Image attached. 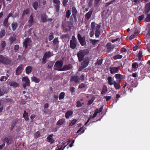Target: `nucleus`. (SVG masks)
Masks as SVG:
<instances>
[{
  "label": "nucleus",
  "mask_w": 150,
  "mask_h": 150,
  "mask_svg": "<svg viewBox=\"0 0 150 150\" xmlns=\"http://www.w3.org/2000/svg\"><path fill=\"white\" fill-rule=\"evenodd\" d=\"M88 53V51L87 49L81 50L79 51L77 54L79 61H81L85 55Z\"/></svg>",
  "instance_id": "f257e3e1"
},
{
  "label": "nucleus",
  "mask_w": 150,
  "mask_h": 150,
  "mask_svg": "<svg viewBox=\"0 0 150 150\" xmlns=\"http://www.w3.org/2000/svg\"><path fill=\"white\" fill-rule=\"evenodd\" d=\"M63 65V63L62 61H57L55 64V69L56 70L62 71L63 68H62Z\"/></svg>",
  "instance_id": "f03ea898"
},
{
  "label": "nucleus",
  "mask_w": 150,
  "mask_h": 150,
  "mask_svg": "<svg viewBox=\"0 0 150 150\" xmlns=\"http://www.w3.org/2000/svg\"><path fill=\"white\" fill-rule=\"evenodd\" d=\"M76 40L74 36L72 37V39L70 41V47L72 49H74L76 47Z\"/></svg>",
  "instance_id": "7ed1b4c3"
},
{
  "label": "nucleus",
  "mask_w": 150,
  "mask_h": 150,
  "mask_svg": "<svg viewBox=\"0 0 150 150\" xmlns=\"http://www.w3.org/2000/svg\"><path fill=\"white\" fill-rule=\"evenodd\" d=\"M88 58H86L81 63V66L79 69V71H81L83 69L86 67L88 65Z\"/></svg>",
  "instance_id": "20e7f679"
},
{
  "label": "nucleus",
  "mask_w": 150,
  "mask_h": 150,
  "mask_svg": "<svg viewBox=\"0 0 150 150\" xmlns=\"http://www.w3.org/2000/svg\"><path fill=\"white\" fill-rule=\"evenodd\" d=\"M22 81L25 82V83H23V87L24 88H26L27 86H29L30 85V80L27 76L23 77L22 79Z\"/></svg>",
  "instance_id": "39448f33"
},
{
  "label": "nucleus",
  "mask_w": 150,
  "mask_h": 150,
  "mask_svg": "<svg viewBox=\"0 0 150 150\" xmlns=\"http://www.w3.org/2000/svg\"><path fill=\"white\" fill-rule=\"evenodd\" d=\"M0 62L6 64H9L11 62L8 59L3 57L1 55H0Z\"/></svg>",
  "instance_id": "423d86ee"
},
{
  "label": "nucleus",
  "mask_w": 150,
  "mask_h": 150,
  "mask_svg": "<svg viewBox=\"0 0 150 150\" xmlns=\"http://www.w3.org/2000/svg\"><path fill=\"white\" fill-rule=\"evenodd\" d=\"M120 68V67H115L111 66L110 68V73L112 74H114L117 73Z\"/></svg>",
  "instance_id": "0eeeda50"
},
{
  "label": "nucleus",
  "mask_w": 150,
  "mask_h": 150,
  "mask_svg": "<svg viewBox=\"0 0 150 150\" xmlns=\"http://www.w3.org/2000/svg\"><path fill=\"white\" fill-rule=\"evenodd\" d=\"M77 36L78 39L81 45L82 46H84L86 44L85 38L82 37L81 35L79 34H78Z\"/></svg>",
  "instance_id": "6e6552de"
},
{
  "label": "nucleus",
  "mask_w": 150,
  "mask_h": 150,
  "mask_svg": "<svg viewBox=\"0 0 150 150\" xmlns=\"http://www.w3.org/2000/svg\"><path fill=\"white\" fill-rule=\"evenodd\" d=\"M31 41L30 38H26L23 42V46L25 49H26L28 46H30L31 45Z\"/></svg>",
  "instance_id": "1a4fd4ad"
},
{
  "label": "nucleus",
  "mask_w": 150,
  "mask_h": 150,
  "mask_svg": "<svg viewBox=\"0 0 150 150\" xmlns=\"http://www.w3.org/2000/svg\"><path fill=\"white\" fill-rule=\"evenodd\" d=\"M115 77L116 79L117 82L120 83L122 80L123 79V76L120 74H117L115 75Z\"/></svg>",
  "instance_id": "9d476101"
},
{
  "label": "nucleus",
  "mask_w": 150,
  "mask_h": 150,
  "mask_svg": "<svg viewBox=\"0 0 150 150\" xmlns=\"http://www.w3.org/2000/svg\"><path fill=\"white\" fill-rule=\"evenodd\" d=\"M139 32L140 30L139 29H136L134 33L131 35L129 37V39L131 40L136 37L139 33Z\"/></svg>",
  "instance_id": "9b49d317"
},
{
  "label": "nucleus",
  "mask_w": 150,
  "mask_h": 150,
  "mask_svg": "<svg viewBox=\"0 0 150 150\" xmlns=\"http://www.w3.org/2000/svg\"><path fill=\"white\" fill-rule=\"evenodd\" d=\"M71 81H74L76 83H78L80 82V79L78 76H71Z\"/></svg>",
  "instance_id": "f8f14e48"
},
{
  "label": "nucleus",
  "mask_w": 150,
  "mask_h": 150,
  "mask_svg": "<svg viewBox=\"0 0 150 150\" xmlns=\"http://www.w3.org/2000/svg\"><path fill=\"white\" fill-rule=\"evenodd\" d=\"M100 25H97L96 26V31L95 33V35L96 37H98L100 34Z\"/></svg>",
  "instance_id": "ddd939ff"
},
{
  "label": "nucleus",
  "mask_w": 150,
  "mask_h": 150,
  "mask_svg": "<svg viewBox=\"0 0 150 150\" xmlns=\"http://www.w3.org/2000/svg\"><path fill=\"white\" fill-rule=\"evenodd\" d=\"M24 67V65H21L18 67L16 71V73L17 75H19L21 73L22 70Z\"/></svg>",
  "instance_id": "4468645a"
},
{
  "label": "nucleus",
  "mask_w": 150,
  "mask_h": 150,
  "mask_svg": "<svg viewBox=\"0 0 150 150\" xmlns=\"http://www.w3.org/2000/svg\"><path fill=\"white\" fill-rule=\"evenodd\" d=\"M107 80L108 84L110 86H112L114 82L115 81H114L113 78L111 76H108V77Z\"/></svg>",
  "instance_id": "2eb2a0df"
},
{
  "label": "nucleus",
  "mask_w": 150,
  "mask_h": 150,
  "mask_svg": "<svg viewBox=\"0 0 150 150\" xmlns=\"http://www.w3.org/2000/svg\"><path fill=\"white\" fill-rule=\"evenodd\" d=\"M53 135V134H51L48 136L47 138V141L50 144L53 143L54 141V140L52 137Z\"/></svg>",
  "instance_id": "dca6fc26"
},
{
  "label": "nucleus",
  "mask_w": 150,
  "mask_h": 150,
  "mask_svg": "<svg viewBox=\"0 0 150 150\" xmlns=\"http://www.w3.org/2000/svg\"><path fill=\"white\" fill-rule=\"evenodd\" d=\"M132 70L136 71L138 67V64L137 62H134L132 64Z\"/></svg>",
  "instance_id": "f3484780"
},
{
  "label": "nucleus",
  "mask_w": 150,
  "mask_h": 150,
  "mask_svg": "<svg viewBox=\"0 0 150 150\" xmlns=\"http://www.w3.org/2000/svg\"><path fill=\"white\" fill-rule=\"evenodd\" d=\"M113 85L115 88L116 90L119 89L120 88L121 86L120 83L114 81Z\"/></svg>",
  "instance_id": "a211bd4d"
},
{
  "label": "nucleus",
  "mask_w": 150,
  "mask_h": 150,
  "mask_svg": "<svg viewBox=\"0 0 150 150\" xmlns=\"http://www.w3.org/2000/svg\"><path fill=\"white\" fill-rule=\"evenodd\" d=\"M108 91V88L106 86L104 85L103 86L102 89L101 94L103 95H104Z\"/></svg>",
  "instance_id": "6ab92c4d"
},
{
  "label": "nucleus",
  "mask_w": 150,
  "mask_h": 150,
  "mask_svg": "<svg viewBox=\"0 0 150 150\" xmlns=\"http://www.w3.org/2000/svg\"><path fill=\"white\" fill-rule=\"evenodd\" d=\"M92 13V11H89L86 14L85 16V19L87 20H89L91 16Z\"/></svg>",
  "instance_id": "aec40b11"
},
{
  "label": "nucleus",
  "mask_w": 150,
  "mask_h": 150,
  "mask_svg": "<svg viewBox=\"0 0 150 150\" xmlns=\"http://www.w3.org/2000/svg\"><path fill=\"white\" fill-rule=\"evenodd\" d=\"M33 70V68L31 66H28L25 69L26 73L27 74H30Z\"/></svg>",
  "instance_id": "412c9836"
},
{
  "label": "nucleus",
  "mask_w": 150,
  "mask_h": 150,
  "mask_svg": "<svg viewBox=\"0 0 150 150\" xmlns=\"http://www.w3.org/2000/svg\"><path fill=\"white\" fill-rule=\"evenodd\" d=\"M72 67L71 64H69L68 65H64L63 67V71H66L70 69Z\"/></svg>",
  "instance_id": "4be33fe9"
},
{
  "label": "nucleus",
  "mask_w": 150,
  "mask_h": 150,
  "mask_svg": "<svg viewBox=\"0 0 150 150\" xmlns=\"http://www.w3.org/2000/svg\"><path fill=\"white\" fill-rule=\"evenodd\" d=\"M73 114V111L71 110L68 111L65 114V117L66 118L68 119L69 117L71 115Z\"/></svg>",
  "instance_id": "5701e85b"
},
{
  "label": "nucleus",
  "mask_w": 150,
  "mask_h": 150,
  "mask_svg": "<svg viewBox=\"0 0 150 150\" xmlns=\"http://www.w3.org/2000/svg\"><path fill=\"white\" fill-rule=\"evenodd\" d=\"M68 144V143H65L63 144L61 146L60 148H59L58 146V149L56 148V150H63L64 148Z\"/></svg>",
  "instance_id": "b1692460"
},
{
  "label": "nucleus",
  "mask_w": 150,
  "mask_h": 150,
  "mask_svg": "<svg viewBox=\"0 0 150 150\" xmlns=\"http://www.w3.org/2000/svg\"><path fill=\"white\" fill-rule=\"evenodd\" d=\"M65 122V120L64 119L59 120L57 122V125H61Z\"/></svg>",
  "instance_id": "393cba45"
},
{
  "label": "nucleus",
  "mask_w": 150,
  "mask_h": 150,
  "mask_svg": "<svg viewBox=\"0 0 150 150\" xmlns=\"http://www.w3.org/2000/svg\"><path fill=\"white\" fill-rule=\"evenodd\" d=\"M33 22V16L32 15H31L30 17L29 20L28 21V25L29 27H30L32 24V23Z\"/></svg>",
  "instance_id": "a878e982"
},
{
  "label": "nucleus",
  "mask_w": 150,
  "mask_h": 150,
  "mask_svg": "<svg viewBox=\"0 0 150 150\" xmlns=\"http://www.w3.org/2000/svg\"><path fill=\"white\" fill-rule=\"evenodd\" d=\"M53 45L54 46H57V45L59 43V41H58L57 38H54L53 41Z\"/></svg>",
  "instance_id": "bb28decb"
},
{
  "label": "nucleus",
  "mask_w": 150,
  "mask_h": 150,
  "mask_svg": "<svg viewBox=\"0 0 150 150\" xmlns=\"http://www.w3.org/2000/svg\"><path fill=\"white\" fill-rule=\"evenodd\" d=\"M10 85L11 86H12L15 88H16L19 86V84L18 83L14 82H11Z\"/></svg>",
  "instance_id": "cd10ccee"
},
{
  "label": "nucleus",
  "mask_w": 150,
  "mask_h": 150,
  "mask_svg": "<svg viewBox=\"0 0 150 150\" xmlns=\"http://www.w3.org/2000/svg\"><path fill=\"white\" fill-rule=\"evenodd\" d=\"M6 45V43L5 41H3L1 42V51H2L4 49Z\"/></svg>",
  "instance_id": "c85d7f7f"
},
{
  "label": "nucleus",
  "mask_w": 150,
  "mask_h": 150,
  "mask_svg": "<svg viewBox=\"0 0 150 150\" xmlns=\"http://www.w3.org/2000/svg\"><path fill=\"white\" fill-rule=\"evenodd\" d=\"M31 80L32 81L35 82L36 83H38L40 82L39 79L35 76L31 77Z\"/></svg>",
  "instance_id": "c756f323"
},
{
  "label": "nucleus",
  "mask_w": 150,
  "mask_h": 150,
  "mask_svg": "<svg viewBox=\"0 0 150 150\" xmlns=\"http://www.w3.org/2000/svg\"><path fill=\"white\" fill-rule=\"evenodd\" d=\"M18 26V24L16 23H13L12 24V26L13 30H15Z\"/></svg>",
  "instance_id": "7c9ffc66"
},
{
  "label": "nucleus",
  "mask_w": 150,
  "mask_h": 150,
  "mask_svg": "<svg viewBox=\"0 0 150 150\" xmlns=\"http://www.w3.org/2000/svg\"><path fill=\"white\" fill-rule=\"evenodd\" d=\"M4 142L6 143L8 145L10 144L11 142L8 138L6 137H5L4 139Z\"/></svg>",
  "instance_id": "2f4dec72"
},
{
  "label": "nucleus",
  "mask_w": 150,
  "mask_h": 150,
  "mask_svg": "<svg viewBox=\"0 0 150 150\" xmlns=\"http://www.w3.org/2000/svg\"><path fill=\"white\" fill-rule=\"evenodd\" d=\"M23 117L25 118V120H27L29 119V118L28 116V114L25 111H24V113L23 114Z\"/></svg>",
  "instance_id": "473e14b6"
},
{
  "label": "nucleus",
  "mask_w": 150,
  "mask_h": 150,
  "mask_svg": "<svg viewBox=\"0 0 150 150\" xmlns=\"http://www.w3.org/2000/svg\"><path fill=\"white\" fill-rule=\"evenodd\" d=\"M76 120L73 119L71 121L69 125L70 126H72L76 123Z\"/></svg>",
  "instance_id": "72a5a7b5"
},
{
  "label": "nucleus",
  "mask_w": 150,
  "mask_h": 150,
  "mask_svg": "<svg viewBox=\"0 0 150 150\" xmlns=\"http://www.w3.org/2000/svg\"><path fill=\"white\" fill-rule=\"evenodd\" d=\"M47 17L45 14L42 15L41 17V20L43 22H45L47 21Z\"/></svg>",
  "instance_id": "f704fd0d"
},
{
  "label": "nucleus",
  "mask_w": 150,
  "mask_h": 150,
  "mask_svg": "<svg viewBox=\"0 0 150 150\" xmlns=\"http://www.w3.org/2000/svg\"><path fill=\"white\" fill-rule=\"evenodd\" d=\"M51 56V54L50 52H46L44 55V56L45 57L47 58L50 57Z\"/></svg>",
  "instance_id": "c9c22d12"
},
{
  "label": "nucleus",
  "mask_w": 150,
  "mask_h": 150,
  "mask_svg": "<svg viewBox=\"0 0 150 150\" xmlns=\"http://www.w3.org/2000/svg\"><path fill=\"white\" fill-rule=\"evenodd\" d=\"M122 55L117 54L113 57V59H120L122 58Z\"/></svg>",
  "instance_id": "e433bc0d"
},
{
  "label": "nucleus",
  "mask_w": 150,
  "mask_h": 150,
  "mask_svg": "<svg viewBox=\"0 0 150 150\" xmlns=\"http://www.w3.org/2000/svg\"><path fill=\"white\" fill-rule=\"evenodd\" d=\"M65 93L64 92H62L60 93V94L59 95V100H61L62 99H63L65 96Z\"/></svg>",
  "instance_id": "4c0bfd02"
},
{
  "label": "nucleus",
  "mask_w": 150,
  "mask_h": 150,
  "mask_svg": "<svg viewBox=\"0 0 150 150\" xmlns=\"http://www.w3.org/2000/svg\"><path fill=\"white\" fill-rule=\"evenodd\" d=\"M106 47L108 49H111L113 48L114 47L113 45H111V43L109 42L107 44Z\"/></svg>",
  "instance_id": "58836bf2"
},
{
  "label": "nucleus",
  "mask_w": 150,
  "mask_h": 150,
  "mask_svg": "<svg viewBox=\"0 0 150 150\" xmlns=\"http://www.w3.org/2000/svg\"><path fill=\"white\" fill-rule=\"evenodd\" d=\"M5 35V31L4 30H1L0 32V38H2Z\"/></svg>",
  "instance_id": "ea45409f"
},
{
  "label": "nucleus",
  "mask_w": 150,
  "mask_h": 150,
  "mask_svg": "<svg viewBox=\"0 0 150 150\" xmlns=\"http://www.w3.org/2000/svg\"><path fill=\"white\" fill-rule=\"evenodd\" d=\"M90 41L92 42L93 45H95L97 42L99 41L98 40L90 39Z\"/></svg>",
  "instance_id": "a19ab883"
},
{
  "label": "nucleus",
  "mask_w": 150,
  "mask_h": 150,
  "mask_svg": "<svg viewBox=\"0 0 150 150\" xmlns=\"http://www.w3.org/2000/svg\"><path fill=\"white\" fill-rule=\"evenodd\" d=\"M91 28L92 30H94V29H96V26H95V23L94 22H92L91 24Z\"/></svg>",
  "instance_id": "79ce46f5"
},
{
  "label": "nucleus",
  "mask_w": 150,
  "mask_h": 150,
  "mask_svg": "<svg viewBox=\"0 0 150 150\" xmlns=\"http://www.w3.org/2000/svg\"><path fill=\"white\" fill-rule=\"evenodd\" d=\"M8 19L6 18L4 21V25L6 27H7L8 25Z\"/></svg>",
  "instance_id": "37998d69"
},
{
  "label": "nucleus",
  "mask_w": 150,
  "mask_h": 150,
  "mask_svg": "<svg viewBox=\"0 0 150 150\" xmlns=\"http://www.w3.org/2000/svg\"><path fill=\"white\" fill-rule=\"evenodd\" d=\"M15 40L16 38L15 37H11L9 39V40L11 42L10 45H11Z\"/></svg>",
  "instance_id": "c03bdc74"
},
{
  "label": "nucleus",
  "mask_w": 150,
  "mask_h": 150,
  "mask_svg": "<svg viewBox=\"0 0 150 150\" xmlns=\"http://www.w3.org/2000/svg\"><path fill=\"white\" fill-rule=\"evenodd\" d=\"M38 4L37 2H35L33 4V6L35 10H36L37 9Z\"/></svg>",
  "instance_id": "a18cd8bd"
},
{
  "label": "nucleus",
  "mask_w": 150,
  "mask_h": 150,
  "mask_svg": "<svg viewBox=\"0 0 150 150\" xmlns=\"http://www.w3.org/2000/svg\"><path fill=\"white\" fill-rule=\"evenodd\" d=\"M84 129L83 127H82L80 128V129L77 132V133H79V132H80V134L83 133L84 132Z\"/></svg>",
  "instance_id": "49530a36"
},
{
  "label": "nucleus",
  "mask_w": 150,
  "mask_h": 150,
  "mask_svg": "<svg viewBox=\"0 0 150 150\" xmlns=\"http://www.w3.org/2000/svg\"><path fill=\"white\" fill-rule=\"evenodd\" d=\"M71 13L69 10H67L66 12V17L67 18H69L70 17Z\"/></svg>",
  "instance_id": "de8ad7c7"
},
{
  "label": "nucleus",
  "mask_w": 150,
  "mask_h": 150,
  "mask_svg": "<svg viewBox=\"0 0 150 150\" xmlns=\"http://www.w3.org/2000/svg\"><path fill=\"white\" fill-rule=\"evenodd\" d=\"M145 21L146 22L150 21V15L148 14L147 15V16L145 19Z\"/></svg>",
  "instance_id": "09e8293b"
},
{
  "label": "nucleus",
  "mask_w": 150,
  "mask_h": 150,
  "mask_svg": "<svg viewBox=\"0 0 150 150\" xmlns=\"http://www.w3.org/2000/svg\"><path fill=\"white\" fill-rule=\"evenodd\" d=\"M144 17V15L142 14L139 16L138 17V20L140 21L142 20Z\"/></svg>",
  "instance_id": "8fccbe9b"
},
{
  "label": "nucleus",
  "mask_w": 150,
  "mask_h": 150,
  "mask_svg": "<svg viewBox=\"0 0 150 150\" xmlns=\"http://www.w3.org/2000/svg\"><path fill=\"white\" fill-rule=\"evenodd\" d=\"M53 2L56 5H59L60 4V1L59 0H53Z\"/></svg>",
  "instance_id": "3c124183"
},
{
  "label": "nucleus",
  "mask_w": 150,
  "mask_h": 150,
  "mask_svg": "<svg viewBox=\"0 0 150 150\" xmlns=\"http://www.w3.org/2000/svg\"><path fill=\"white\" fill-rule=\"evenodd\" d=\"M142 51H140L139 52L138 55V58L139 60H141V59L142 57Z\"/></svg>",
  "instance_id": "603ef678"
},
{
  "label": "nucleus",
  "mask_w": 150,
  "mask_h": 150,
  "mask_svg": "<svg viewBox=\"0 0 150 150\" xmlns=\"http://www.w3.org/2000/svg\"><path fill=\"white\" fill-rule=\"evenodd\" d=\"M29 11L28 9H26V10H25L23 13L22 16L25 14H28L29 13Z\"/></svg>",
  "instance_id": "864d4df0"
},
{
  "label": "nucleus",
  "mask_w": 150,
  "mask_h": 150,
  "mask_svg": "<svg viewBox=\"0 0 150 150\" xmlns=\"http://www.w3.org/2000/svg\"><path fill=\"white\" fill-rule=\"evenodd\" d=\"M82 106V104L80 101H78L76 102V107H80Z\"/></svg>",
  "instance_id": "5fc2aeb1"
},
{
  "label": "nucleus",
  "mask_w": 150,
  "mask_h": 150,
  "mask_svg": "<svg viewBox=\"0 0 150 150\" xmlns=\"http://www.w3.org/2000/svg\"><path fill=\"white\" fill-rule=\"evenodd\" d=\"M54 38L53 34V33H51L49 37V41L52 40Z\"/></svg>",
  "instance_id": "6e6d98bb"
},
{
  "label": "nucleus",
  "mask_w": 150,
  "mask_h": 150,
  "mask_svg": "<svg viewBox=\"0 0 150 150\" xmlns=\"http://www.w3.org/2000/svg\"><path fill=\"white\" fill-rule=\"evenodd\" d=\"M40 136V133L39 132H37L35 134V137L36 138H38Z\"/></svg>",
  "instance_id": "4d7b16f0"
},
{
  "label": "nucleus",
  "mask_w": 150,
  "mask_h": 150,
  "mask_svg": "<svg viewBox=\"0 0 150 150\" xmlns=\"http://www.w3.org/2000/svg\"><path fill=\"white\" fill-rule=\"evenodd\" d=\"M7 79V78L6 76H2L0 78V81H5Z\"/></svg>",
  "instance_id": "13d9d810"
},
{
  "label": "nucleus",
  "mask_w": 150,
  "mask_h": 150,
  "mask_svg": "<svg viewBox=\"0 0 150 150\" xmlns=\"http://www.w3.org/2000/svg\"><path fill=\"white\" fill-rule=\"evenodd\" d=\"M146 48L148 51L150 53V43L147 44Z\"/></svg>",
  "instance_id": "bf43d9fd"
},
{
  "label": "nucleus",
  "mask_w": 150,
  "mask_h": 150,
  "mask_svg": "<svg viewBox=\"0 0 150 150\" xmlns=\"http://www.w3.org/2000/svg\"><path fill=\"white\" fill-rule=\"evenodd\" d=\"M84 77H85L84 75L83 74H82V75H81L80 77V78H79V79H80V81H82L84 79Z\"/></svg>",
  "instance_id": "052dcab7"
},
{
  "label": "nucleus",
  "mask_w": 150,
  "mask_h": 150,
  "mask_svg": "<svg viewBox=\"0 0 150 150\" xmlns=\"http://www.w3.org/2000/svg\"><path fill=\"white\" fill-rule=\"evenodd\" d=\"M46 58H47L45 57H44L43 56L42 59V64H45V63H46Z\"/></svg>",
  "instance_id": "680f3d73"
},
{
  "label": "nucleus",
  "mask_w": 150,
  "mask_h": 150,
  "mask_svg": "<svg viewBox=\"0 0 150 150\" xmlns=\"http://www.w3.org/2000/svg\"><path fill=\"white\" fill-rule=\"evenodd\" d=\"M102 63V60L101 59H99L98 60L96 63V64L100 65Z\"/></svg>",
  "instance_id": "e2e57ef3"
},
{
  "label": "nucleus",
  "mask_w": 150,
  "mask_h": 150,
  "mask_svg": "<svg viewBox=\"0 0 150 150\" xmlns=\"http://www.w3.org/2000/svg\"><path fill=\"white\" fill-rule=\"evenodd\" d=\"M72 10L73 11V14H76L77 13V11L76 10L74 7H73L72 8Z\"/></svg>",
  "instance_id": "0e129e2a"
},
{
  "label": "nucleus",
  "mask_w": 150,
  "mask_h": 150,
  "mask_svg": "<svg viewBox=\"0 0 150 150\" xmlns=\"http://www.w3.org/2000/svg\"><path fill=\"white\" fill-rule=\"evenodd\" d=\"M98 110H96L94 113V114L93 115L92 118H94L95 117H96V116L97 115V114L98 113V112H97Z\"/></svg>",
  "instance_id": "69168bd1"
},
{
  "label": "nucleus",
  "mask_w": 150,
  "mask_h": 150,
  "mask_svg": "<svg viewBox=\"0 0 150 150\" xmlns=\"http://www.w3.org/2000/svg\"><path fill=\"white\" fill-rule=\"evenodd\" d=\"M19 47L18 45H16L14 46V49L15 50H16L19 49Z\"/></svg>",
  "instance_id": "338daca9"
},
{
  "label": "nucleus",
  "mask_w": 150,
  "mask_h": 150,
  "mask_svg": "<svg viewBox=\"0 0 150 150\" xmlns=\"http://www.w3.org/2000/svg\"><path fill=\"white\" fill-rule=\"evenodd\" d=\"M68 2V0H63V5L65 6L66 5L67 3Z\"/></svg>",
  "instance_id": "774afa93"
}]
</instances>
